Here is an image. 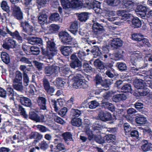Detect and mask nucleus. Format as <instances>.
Instances as JSON below:
<instances>
[{
  "mask_svg": "<svg viewBox=\"0 0 152 152\" xmlns=\"http://www.w3.org/2000/svg\"><path fill=\"white\" fill-rule=\"evenodd\" d=\"M82 43L84 46V48H89L91 50V52L93 53L95 57L100 56L101 52L98 47L94 45L96 44V42L94 40H91L89 37H82L81 38Z\"/></svg>",
  "mask_w": 152,
  "mask_h": 152,
  "instance_id": "1",
  "label": "nucleus"
},
{
  "mask_svg": "<svg viewBox=\"0 0 152 152\" xmlns=\"http://www.w3.org/2000/svg\"><path fill=\"white\" fill-rule=\"evenodd\" d=\"M59 36L61 37V42L64 44L70 45L71 47H77L78 44L75 39H72L71 36L66 32L61 31L59 34Z\"/></svg>",
  "mask_w": 152,
  "mask_h": 152,
  "instance_id": "2",
  "label": "nucleus"
},
{
  "mask_svg": "<svg viewBox=\"0 0 152 152\" xmlns=\"http://www.w3.org/2000/svg\"><path fill=\"white\" fill-rule=\"evenodd\" d=\"M71 61L69 64L71 68L82 73V62L75 54H73L70 57Z\"/></svg>",
  "mask_w": 152,
  "mask_h": 152,
  "instance_id": "3",
  "label": "nucleus"
},
{
  "mask_svg": "<svg viewBox=\"0 0 152 152\" xmlns=\"http://www.w3.org/2000/svg\"><path fill=\"white\" fill-rule=\"evenodd\" d=\"M37 113V112L35 110L31 111L29 113V118L36 122H45V118L44 116L42 115L40 116Z\"/></svg>",
  "mask_w": 152,
  "mask_h": 152,
  "instance_id": "4",
  "label": "nucleus"
},
{
  "mask_svg": "<svg viewBox=\"0 0 152 152\" xmlns=\"http://www.w3.org/2000/svg\"><path fill=\"white\" fill-rule=\"evenodd\" d=\"M16 99L22 105L26 107L31 108L32 106L31 100L27 97L24 96L23 95L17 94L16 95Z\"/></svg>",
  "mask_w": 152,
  "mask_h": 152,
  "instance_id": "5",
  "label": "nucleus"
},
{
  "mask_svg": "<svg viewBox=\"0 0 152 152\" xmlns=\"http://www.w3.org/2000/svg\"><path fill=\"white\" fill-rule=\"evenodd\" d=\"M45 40L47 43L46 48L49 51L48 53H54L55 54L57 53V48L56 47V44L54 43L53 40L51 39H49L48 38H45Z\"/></svg>",
  "mask_w": 152,
  "mask_h": 152,
  "instance_id": "6",
  "label": "nucleus"
},
{
  "mask_svg": "<svg viewBox=\"0 0 152 152\" xmlns=\"http://www.w3.org/2000/svg\"><path fill=\"white\" fill-rule=\"evenodd\" d=\"M86 5V7L89 9H92L97 14L102 13V10L100 8V4L98 2L95 1L93 2H89L85 3Z\"/></svg>",
  "mask_w": 152,
  "mask_h": 152,
  "instance_id": "7",
  "label": "nucleus"
},
{
  "mask_svg": "<svg viewBox=\"0 0 152 152\" xmlns=\"http://www.w3.org/2000/svg\"><path fill=\"white\" fill-rule=\"evenodd\" d=\"M142 59L141 53H134L131 56L130 63L132 65L136 66Z\"/></svg>",
  "mask_w": 152,
  "mask_h": 152,
  "instance_id": "8",
  "label": "nucleus"
},
{
  "mask_svg": "<svg viewBox=\"0 0 152 152\" xmlns=\"http://www.w3.org/2000/svg\"><path fill=\"white\" fill-rule=\"evenodd\" d=\"M129 12L125 10H119L117 11V14L118 16H121L120 18L122 20L129 21L131 20L133 16L130 14L126 13Z\"/></svg>",
  "mask_w": 152,
  "mask_h": 152,
  "instance_id": "9",
  "label": "nucleus"
},
{
  "mask_svg": "<svg viewBox=\"0 0 152 152\" xmlns=\"http://www.w3.org/2000/svg\"><path fill=\"white\" fill-rule=\"evenodd\" d=\"M98 115L100 119L103 121L114 120L115 119H113L110 113L106 112H104L102 110L99 111Z\"/></svg>",
  "mask_w": 152,
  "mask_h": 152,
  "instance_id": "10",
  "label": "nucleus"
},
{
  "mask_svg": "<svg viewBox=\"0 0 152 152\" xmlns=\"http://www.w3.org/2000/svg\"><path fill=\"white\" fill-rule=\"evenodd\" d=\"M92 28V31L94 34L98 35L103 33L104 31L103 27L98 23H93Z\"/></svg>",
  "mask_w": 152,
  "mask_h": 152,
  "instance_id": "11",
  "label": "nucleus"
},
{
  "mask_svg": "<svg viewBox=\"0 0 152 152\" xmlns=\"http://www.w3.org/2000/svg\"><path fill=\"white\" fill-rule=\"evenodd\" d=\"M37 18L38 22L42 25L47 23L48 16L44 10L39 13Z\"/></svg>",
  "mask_w": 152,
  "mask_h": 152,
  "instance_id": "12",
  "label": "nucleus"
},
{
  "mask_svg": "<svg viewBox=\"0 0 152 152\" xmlns=\"http://www.w3.org/2000/svg\"><path fill=\"white\" fill-rule=\"evenodd\" d=\"M15 18L19 20H21L23 18V13L20 8L15 5L14 8L13 14Z\"/></svg>",
  "mask_w": 152,
  "mask_h": 152,
  "instance_id": "13",
  "label": "nucleus"
},
{
  "mask_svg": "<svg viewBox=\"0 0 152 152\" xmlns=\"http://www.w3.org/2000/svg\"><path fill=\"white\" fill-rule=\"evenodd\" d=\"M148 9V8L146 6L142 5H139L137 7L136 11L142 18L144 19Z\"/></svg>",
  "mask_w": 152,
  "mask_h": 152,
  "instance_id": "14",
  "label": "nucleus"
},
{
  "mask_svg": "<svg viewBox=\"0 0 152 152\" xmlns=\"http://www.w3.org/2000/svg\"><path fill=\"white\" fill-rule=\"evenodd\" d=\"M100 107L102 108H104L105 109H108L112 112L115 110V106L112 103L106 101L104 99L102 101Z\"/></svg>",
  "mask_w": 152,
  "mask_h": 152,
  "instance_id": "15",
  "label": "nucleus"
},
{
  "mask_svg": "<svg viewBox=\"0 0 152 152\" xmlns=\"http://www.w3.org/2000/svg\"><path fill=\"white\" fill-rule=\"evenodd\" d=\"M46 102V99L42 96L39 97L37 100V103L40 109L44 110H47Z\"/></svg>",
  "mask_w": 152,
  "mask_h": 152,
  "instance_id": "16",
  "label": "nucleus"
},
{
  "mask_svg": "<svg viewBox=\"0 0 152 152\" xmlns=\"http://www.w3.org/2000/svg\"><path fill=\"white\" fill-rule=\"evenodd\" d=\"M123 5V8L126 9L124 10L127 12H130L132 10L134 3L131 0H126L124 1Z\"/></svg>",
  "mask_w": 152,
  "mask_h": 152,
  "instance_id": "17",
  "label": "nucleus"
},
{
  "mask_svg": "<svg viewBox=\"0 0 152 152\" xmlns=\"http://www.w3.org/2000/svg\"><path fill=\"white\" fill-rule=\"evenodd\" d=\"M122 45L123 41L120 38H114L111 40V46L114 48H118L121 47Z\"/></svg>",
  "mask_w": 152,
  "mask_h": 152,
  "instance_id": "18",
  "label": "nucleus"
},
{
  "mask_svg": "<svg viewBox=\"0 0 152 152\" xmlns=\"http://www.w3.org/2000/svg\"><path fill=\"white\" fill-rule=\"evenodd\" d=\"M74 85L78 88L85 89L88 86V82L85 79H82L74 82Z\"/></svg>",
  "mask_w": 152,
  "mask_h": 152,
  "instance_id": "19",
  "label": "nucleus"
},
{
  "mask_svg": "<svg viewBox=\"0 0 152 152\" xmlns=\"http://www.w3.org/2000/svg\"><path fill=\"white\" fill-rule=\"evenodd\" d=\"M27 40L29 43L32 45L37 44L40 45H42V39L37 37H29L28 38Z\"/></svg>",
  "mask_w": 152,
  "mask_h": 152,
  "instance_id": "20",
  "label": "nucleus"
},
{
  "mask_svg": "<svg viewBox=\"0 0 152 152\" xmlns=\"http://www.w3.org/2000/svg\"><path fill=\"white\" fill-rule=\"evenodd\" d=\"M78 22L77 21H75L72 23L69 28V31L74 35H76L78 32Z\"/></svg>",
  "mask_w": 152,
  "mask_h": 152,
  "instance_id": "21",
  "label": "nucleus"
},
{
  "mask_svg": "<svg viewBox=\"0 0 152 152\" xmlns=\"http://www.w3.org/2000/svg\"><path fill=\"white\" fill-rule=\"evenodd\" d=\"M95 66L99 69L100 72H103L104 69L103 62L99 59H96L94 63Z\"/></svg>",
  "mask_w": 152,
  "mask_h": 152,
  "instance_id": "22",
  "label": "nucleus"
},
{
  "mask_svg": "<svg viewBox=\"0 0 152 152\" xmlns=\"http://www.w3.org/2000/svg\"><path fill=\"white\" fill-rule=\"evenodd\" d=\"M126 98V96L125 94H121L114 95L112 99L113 102L117 103L121 101L125 100Z\"/></svg>",
  "mask_w": 152,
  "mask_h": 152,
  "instance_id": "23",
  "label": "nucleus"
},
{
  "mask_svg": "<svg viewBox=\"0 0 152 152\" xmlns=\"http://www.w3.org/2000/svg\"><path fill=\"white\" fill-rule=\"evenodd\" d=\"M57 71L55 68L52 66H47L44 69V72L47 76H50L53 73H56Z\"/></svg>",
  "mask_w": 152,
  "mask_h": 152,
  "instance_id": "24",
  "label": "nucleus"
},
{
  "mask_svg": "<svg viewBox=\"0 0 152 152\" xmlns=\"http://www.w3.org/2000/svg\"><path fill=\"white\" fill-rule=\"evenodd\" d=\"M12 82V86L13 88L16 90L21 92L23 89V86L22 82Z\"/></svg>",
  "mask_w": 152,
  "mask_h": 152,
  "instance_id": "25",
  "label": "nucleus"
},
{
  "mask_svg": "<svg viewBox=\"0 0 152 152\" xmlns=\"http://www.w3.org/2000/svg\"><path fill=\"white\" fill-rule=\"evenodd\" d=\"M144 144L141 146V149L144 152H147L150 151H152V144L148 143L147 140L143 141Z\"/></svg>",
  "mask_w": 152,
  "mask_h": 152,
  "instance_id": "26",
  "label": "nucleus"
},
{
  "mask_svg": "<svg viewBox=\"0 0 152 152\" xmlns=\"http://www.w3.org/2000/svg\"><path fill=\"white\" fill-rule=\"evenodd\" d=\"M16 110H18L21 115L25 118H27L28 117L26 114L25 109L20 104H15Z\"/></svg>",
  "mask_w": 152,
  "mask_h": 152,
  "instance_id": "27",
  "label": "nucleus"
},
{
  "mask_svg": "<svg viewBox=\"0 0 152 152\" xmlns=\"http://www.w3.org/2000/svg\"><path fill=\"white\" fill-rule=\"evenodd\" d=\"M23 75L19 71H17L14 77L12 80V81L22 82Z\"/></svg>",
  "mask_w": 152,
  "mask_h": 152,
  "instance_id": "28",
  "label": "nucleus"
},
{
  "mask_svg": "<svg viewBox=\"0 0 152 152\" xmlns=\"http://www.w3.org/2000/svg\"><path fill=\"white\" fill-rule=\"evenodd\" d=\"M132 25L134 28H138L141 26L142 23L141 21L137 17H134L131 20Z\"/></svg>",
  "mask_w": 152,
  "mask_h": 152,
  "instance_id": "29",
  "label": "nucleus"
},
{
  "mask_svg": "<svg viewBox=\"0 0 152 152\" xmlns=\"http://www.w3.org/2000/svg\"><path fill=\"white\" fill-rule=\"evenodd\" d=\"M62 136L65 142L66 143L69 141H74L72 138V135L70 132H64L62 134Z\"/></svg>",
  "mask_w": 152,
  "mask_h": 152,
  "instance_id": "30",
  "label": "nucleus"
},
{
  "mask_svg": "<svg viewBox=\"0 0 152 152\" xmlns=\"http://www.w3.org/2000/svg\"><path fill=\"white\" fill-rule=\"evenodd\" d=\"M6 94V99H8L10 100H13L14 96V92L13 89L11 87L7 88Z\"/></svg>",
  "mask_w": 152,
  "mask_h": 152,
  "instance_id": "31",
  "label": "nucleus"
},
{
  "mask_svg": "<svg viewBox=\"0 0 152 152\" xmlns=\"http://www.w3.org/2000/svg\"><path fill=\"white\" fill-rule=\"evenodd\" d=\"M144 81H143L142 79H138L134 81V86L138 90H139L144 88Z\"/></svg>",
  "mask_w": 152,
  "mask_h": 152,
  "instance_id": "32",
  "label": "nucleus"
},
{
  "mask_svg": "<svg viewBox=\"0 0 152 152\" xmlns=\"http://www.w3.org/2000/svg\"><path fill=\"white\" fill-rule=\"evenodd\" d=\"M134 106L137 110L141 112L142 113H144L145 108L144 105L142 103L137 102L135 103Z\"/></svg>",
  "mask_w": 152,
  "mask_h": 152,
  "instance_id": "33",
  "label": "nucleus"
},
{
  "mask_svg": "<svg viewBox=\"0 0 152 152\" xmlns=\"http://www.w3.org/2000/svg\"><path fill=\"white\" fill-rule=\"evenodd\" d=\"M1 60L6 64H7L10 62V58L9 54L5 52H2L1 54Z\"/></svg>",
  "mask_w": 152,
  "mask_h": 152,
  "instance_id": "34",
  "label": "nucleus"
},
{
  "mask_svg": "<svg viewBox=\"0 0 152 152\" xmlns=\"http://www.w3.org/2000/svg\"><path fill=\"white\" fill-rule=\"evenodd\" d=\"M60 50L63 55L65 56H68L70 53V47L68 46H61Z\"/></svg>",
  "mask_w": 152,
  "mask_h": 152,
  "instance_id": "35",
  "label": "nucleus"
},
{
  "mask_svg": "<svg viewBox=\"0 0 152 152\" xmlns=\"http://www.w3.org/2000/svg\"><path fill=\"white\" fill-rule=\"evenodd\" d=\"M56 54L54 53H47V54L46 55L47 58L44 60V61L47 63L48 65H50L51 64L53 63V58Z\"/></svg>",
  "mask_w": 152,
  "mask_h": 152,
  "instance_id": "36",
  "label": "nucleus"
},
{
  "mask_svg": "<svg viewBox=\"0 0 152 152\" xmlns=\"http://www.w3.org/2000/svg\"><path fill=\"white\" fill-rule=\"evenodd\" d=\"M121 91L122 92L125 93L128 92H130L131 94L133 93L131 85L130 84H126L123 85L121 88Z\"/></svg>",
  "mask_w": 152,
  "mask_h": 152,
  "instance_id": "37",
  "label": "nucleus"
},
{
  "mask_svg": "<svg viewBox=\"0 0 152 152\" xmlns=\"http://www.w3.org/2000/svg\"><path fill=\"white\" fill-rule=\"evenodd\" d=\"M67 82V80L64 78L58 77L56 80V85L57 86L64 87Z\"/></svg>",
  "mask_w": 152,
  "mask_h": 152,
  "instance_id": "38",
  "label": "nucleus"
},
{
  "mask_svg": "<svg viewBox=\"0 0 152 152\" xmlns=\"http://www.w3.org/2000/svg\"><path fill=\"white\" fill-rule=\"evenodd\" d=\"M72 125L74 126L80 127L82 125V120L80 118L73 117L71 121Z\"/></svg>",
  "mask_w": 152,
  "mask_h": 152,
  "instance_id": "39",
  "label": "nucleus"
},
{
  "mask_svg": "<svg viewBox=\"0 0 152 152\" xmlns=\"http://www.w3.org/2000/svg\"><path fill=\"white\" fill-rule=\"evenodd\" d=\"M147 121L146 118L143 116H137L135 119L136 123L140 125L146 124Z\"/></svg>",
  "mask_w": 152,
  "mask_h": 152,
  "instance_id": "40",
  "label": "nucleus"
},
{
  "mask_svg": "<svg viewBox=\"0 0 152 152\" xmlns=\"http://www.w3.org/2000/svg\"><path fill=\"white\" fill-rule=\"evenodd\" d=\"M88 12H83L79 14L78 19L81 21L85 22L88 18Z\"/></svg>",
  "mask_w": 152,
  "mask_h": 152,
  "instance_id": "41",
  "label": "nucleus"
},
{
  "mask_svg": "<svg viewBox=\"0 0 152 152\" xmlns=\"http://www.w3.org/2000/svg\"><path fill=\"white\" fill-rule=\"evenodd\" d=\"M45 90L46 92V94L48 97L49 96H52L54 95L55 89L54 87L50 86Z\"/></svg>",
  "mask_w": 152,
  "mask_h": 152,
  "instance_id": "42",
  "label": "nucleus"
},
{
  "mask_svg": "<svg viewBox=\"0 0 152 152\" xmlns=\"http://www.w3.org/2000/svg\"><path fill=\"white\" fill-rule=\"evenodd\" d=\"M116 66L117 67L120 71H126L127 70V66L126 64L123 62H118L117 63Z\"/></svg>",
  "mask_w": 152,
  "mask_h": 152,
  "instance_id": "43",
  "label": "nucleus"
},
{
  "mask_svg": "<svg viewBox=\"0 0 152 152\" xmlns=\"http://www.w3.org/2000/svg\"><path fill=\"white\" fill-rule=\"evenodd\" d=\"M90 109H94L98 106H100V104L96 100H94L89 102L88 104Z\"/></svg>",
  "mask_w": 152,
  "mask_h": 152,
  "instance_id": "44",
  "label": "nucleus"
},
{
  "mask_svg": "<svg viewBox=\"0 0 152 152\" xmlns=\"http://www.w3.org/2000/svg\"><path fill=\"white\" fill-rule=\"evenodd\" d=\"M60 18L59 14L57 12H54L51 14L49 18L52 21H57L59 20Z\"/></svg>",
  "mask_w": 152,
  "mask_h": 152,
  "instance_id": "45",
  "label": "nucleus"
},
{
  "mask_svg": "<svg viewBox=\"0 0 152 152\" xmlns=\"http://www.w3.org/2000/svg\"><path fill=\"white\" fill-rule=\"evenodd\" d=\"M56 115V114L55 113L53 114L52 116L53 117L54 121L60 124H64L65 123V122Z\"/></svg>",
  "mask_w": 152,
  "mask_h": 152,
  "instance_id": "46",
  "label": "nucleus"
},
{
  "mask_svg": "<svg viewBox=\"0 0 152 152\" xmlns=\"http://www.w3.org/2000/svg\"><path fill=\"white\" fill-rule=\"evenodd\" d=\"M29 53L34 55H37L39 53L40 50L37 47L32 46L30 48Z\"/></svg>",
  "mask_w": 152,
  "mask_h": 152,
  "instance_id": "47",
  "label": "nucleus"
},
{
  "mask_svg": "<svg viewBox=\"0 0 152 152\" xmlns=\"http://www.w3.org/2000/svg\"><path fill=\"white\" fill-rule=\"evenodd\" d=\"M35 127L37 130L41 132L45 133L48 131H50V129L43 125H38L36 126Z\"/></svg>",
  "mask_w": 152,
  "mask_h": 152,
  "instance_id": "48",
  "label": "nucleus"
},
{
  "mask_svg": "<svg viewBox=\"0 0 152 152\" xmlns=\"http://www.w3.org/2000/svg\"><path fill=\"white\" fill-rule=\"evenodd\" d=\"M106 75L110 78H113L116 75L115 71L114 69L107 70L105 72Z\"/></svg>",
  "mask_w": 152,
  "mask_h": 152,
  "instance_id": "49",
  "label": "nucleus"
},
{
  "mask_svg": "<svg viewBox=\"0 0 152 152\" xmlns=\"http://www.w3.org/2000/svg\"><path fill=\"white\" fill-rule=\"evenodd\" d=\"M94 80L95 83L96 85L98 86L100 85L103 82L102 77L99 75H96L95 76Z\"/></svg>",
  "mask_w": 152,
  "mask_h": 152,
  "instance_id": "50",
  "label": "nucleus"
},
{
  "mask_svg": "<svg viewBox=\"0 0 152 152\" xmlns=\"http://www.w3.org/2000/svg\"><path fill=\"white\" fill-rule=\"evenodd\" d=\"M1 7L3 10L7 12L8 13L10 12V7L6 1H2L1 4Z\"/></svg>",
  "mask_w": 152,
  "mask_h": 152,
  "instance_id": "51",
  "label": "nucleus"
},
{
  "mask_svg": "<svg viewBox=\"0 0 152 152\" xmlns=\"http://www.w3.org/2000/svg\"><path fill=\"white\" fill-rule=\"evenodd\" d=\"M120 0H107V3L108 5L113 6H116L120 3Z\"/></svg>",
  "mask_w": 152,
  "mask_h": 152,
  "instance_id": "52",
  "label": "nucleus"
},
{
  "mask_svg": "<svg viewBox=\"0 0 152 152\" xmlns=\"http://www.w3.org/2000/svg\"><path fill=\"white\" fill-rule=\"evenodd\" d=\"M23 83L24 86H27L29 85L30 80L27 74L23 75Z\"/></svg>",
  "mask_w": 152,
  "mask_h": 152,
  "instance_id": "53",
  "label": "nucleus"
},
{
  "mask_svg": "<svg viewBox=\"0 0 152 152\" xmlns=\"http://www.w3.org/2000/svg\"><path fill=\"white\" fill-rule=\"evenodd\" d=\"M140 67H137L136 66H131L130 67L129 71L131 73H132L133 75H137L139 71Z\"/></svg>",
  "mask_w": 152,
  "mask_h": 152,
  "instance_id": "54",
  "label": "nucleus"
},
{
  "mask_svg": "<svg viewBox=\"0 0 152 152\" xmlns=\"http://www.w3.org/2000/svg\"><path fill=\"white\" fill-rule=\"evenodd\" d=\"M39 146L40 149L45 150L48 148L49 145L46 141L43 140L39 143Z\"/></svg>",
  "mask_w": 152,
  "mask_h": 152,
  "instance_id": "55",
  "label": "nucleus"
},
{
  "mask_svg": "<svg viewBox=\"0 0 152 152\" xmlns=\"http://www.w3.org/2000/svg\"><path fill=\"white\" fill-rule=\"evenodd\" d=\"M6 41L12 48H15L17 45L16 42L12 38H8L6 39Z\"/></svg>",
  "mask_w": 152,
  "mask_h": 152,
  "instance_id": "56",
  "label": "nucleus"
},
{
  "mask_svg": "<svg viewBox=\"0 0 152 152\" xmlns=\"http://www.w3.org/2000/svg\"><path fill=\"white\" fill-rule=\"evenodd\" d=\"M143 36L140 34H132V39L136 41H141V38H140V37H142Z\"/></svg>",
  "mask_w": 152,
  "mask_h": 152,
  "instance_id": "57",
  "label": "nucleus"
},
{
  "mask_svg": "<svg viewBox=\"0 0 152 152\" xmlns=\"http://www.w3.org/2000/svg\"><path fill=\"white\" fill-rule=\"evenodd\" d=\"M33 27L32 26H31L29 28V27L26 28L25 30L24 29H22V32L26 33L28 35H32V32L33 31Z\"/></svg>",
  "mask_w": 152,
  "mask_h": 152,
  "instance_id": "58",
  "label": "nucleus"
},
{
  "mask_svg": "<svg viewBox=\"0 0 152 152\" xmlns=\"http://www.w3.org/2000/svg\"><path fill=\"white\" fill-rule=\"evenodd\" d=\"M149 90L148 89L144 88L139 90V93L140 96H145L149 93Z\"/></svg>",
  "mask_w": 152,
  "mask_h": 152,
  "instance_id": "59",
  "label": "nucleus"
},
{
  "mask_svg": "<svg viewBox=\"0 0 152 152\" xmlns=\"http://www.w3.org/2000/svg\"><path fill=\"white\" fill-rule=\"evenodd\" d=\"M61 2L63 6L66 8H69L71 7V3L69 0H61Z\"/></svg>",
  "mask_w": 152,
  "mask_h": 152,
  "instance_id": "60",
  "label": "nucleus"
},
{
  "mask_svg": "<svg viewBox=\"0 0 152 152\" xmlns=\"http://www.w3.org/2000/svg\"><path fill=\"white\" fill-rule=\"evenodd\" d=\"M129 134L134 139H137L139 138V134L138 132L136 130H132Z\"/></svg>",
  "mask_w": 152,
  "mask_h": 152,
  "instance_id": "61",
  "label": "nucleus"
},
{
  "mask_svg": "<svg viewBox=\"0 0 152 152\" xmlns=\"http://www.w3.org/2000/svg\"><path fill=\"white\" fill-rule=\"evenodd\" d=\"M108 81L107 80H105L104 82H102L100 84L103 87V88H102V90L106 91L109 89V85L110 84L107 82Z\"/></svg>",
  "mask_w": 152,
  "mask_h": 152,
  "instance_id": "62",
  "label": "nucleus"
},
{
  "mask_svg": "<svg viewBox=\"0 0 152 152\" xmlns=\"http://www.w3.org/2000/svg\"><path fill=\"white\" fill-rule=\"evenodd\" d=\"M115 137L114 135L109 134L106 138V141L108 143L113 142L115 141Z\"/></svg>",
  "mask_w": 152,
  "mask_h": 152,
  "instance_id": "63",
  "label": "nucleus"
},
{
  "mask_svg": "<svg viewBox=\"0 0 152 152\" xmlns=\"http://www.w3.org/2000/svg\"><path fill=\"white\" fill-rule=\"evenodd\" d=\"M12 37L16 38L20 43H21L23 42V38L17 31H15V34Z\"/></svg>",
  "mask_w": 152,
  "mask_h": 152,
  "instance_id": "64",
  "label": "nucleus"
}]
</instances>
